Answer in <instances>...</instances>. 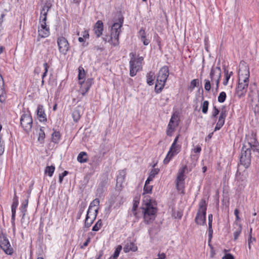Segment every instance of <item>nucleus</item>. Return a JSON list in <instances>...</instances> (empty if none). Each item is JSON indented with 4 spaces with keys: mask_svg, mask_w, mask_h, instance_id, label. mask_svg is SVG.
<instances>
[{
    "mask_svg": "<svg viewBox=\"0 0 259 259\" xmlns=\"http://www.w3.org/2000/svg\"><path fill=\"white\" fill-rule=\"evenodd\" d=\"M37 115L40 122L46 121L47 120L46 114L45 112L44 106L42 105H38L37 108Z\"/></svg>",
    "mask_w": 259,
    "mask_h": 259,
    "instance_id": "6ab92c4d",
    "label": "nucleus"
},
{
    "mask_svg": "<svg viewBox=\"0 0 259 259\" xmlns=\"http://www.w3.org/2000/svg\"><path fill=\"white\" fill-rule=\"evenodd\" d=\"M87 206V203L84 201H82L79 205V209L77 214L76 219L79 220L83 213L85 207Z\"/></svg>",
    "mask_w": 259,
    "mask_h": 259,
    "instance_id": "393cba45",
    "label": "nucleus"
},
{
    "mask_svg": "<svg viewBox=\"0 0 259 259\" xmlns=\"http://www.w3.org/2000/svg\"><path fill=\"white\" fill-rule=\"evenodd\" d=\"M236 225L238 226L237 229L234 232V240H236L239 235H240L242 231V226L240 224H236Z\"/></svg>",
    "mask_w": 259,
    "mask_h": 259,
    "instance_id": "58836bf2",
    "label": "nucleus"
},
{
    "mask_svg": "<svg viewBox=\"0 0 259 259\" xmlns=\"http://www.w3.org/2000/svg\"><path fill=\"white\" fill-rule=\"evenodd\" d=\"M98 210H99V207H97L94 210V211L93 212V214H91V213H90V216L92 215L93 217V219H94V220H95L97 218V214L98 213Z\"/></svg>",
    "mask_w": 259,
    "mask_h": 259,
    "instance_id": "e2e57ef3",
    "label": "nucleus"
},
{
    "mask_svg": "<svg viewBox=\"0 0 259 259\" xmlns=\"http://www.w3.org/2000/svg\"><path fill=\"white\" fill-rule=\"evenodd\" d=\"M55 167L54 165L47 166L45 169V172L48 174L49 177H52L54 172Z\"/></svg>",
    "mask_w": 259,
    "mask_h": 259,
    "instance_id": "ea45409f",
    "label": "nucleus"
},
{
    "mask_svg": "<svg viewBox=\"0 0 259 259\" xmlns=\"http://www.w3.org/2000/svg\"><path fill=\"white\" fill-rule=\"evenodd\" d=\"M201 151V148L199 145L196 146V147L193 149V151L196 153H199Z\"/></svg>",
    "mask_w": 259,
    "mask_h": 259,
    "instance_id": "774afa93",
    "label": "nucleus"
},
{
    "mask_svg": "<svg viewBox=\"0 0 259 259\" xmlns=\"http://www.w3.org/2000/svg\"><path fill=\"white\" fill-rule=\"evenodd\" d=\"M212 234H213V230L212 228V226H208V244L210 245V242H211V239L212 238Z\"/></svg>",
    "mask_w": 259,
    "mask_h": 259,
    "instance_id": "4d7b16f0",
    "label": "nucleus"
},
{
    "mask_svg": "<svg viewBox=\"0 0 259 259\" xmlns=\"http://www.w3.org/2000/svg\"><path fill=\"white\" fill-rule=\"evenodd\" d=\"M125 175L126 172L124 170H121L119 171L116 178V187L117 189L120 190L122 188V183L124 181Z\"/></svg>",
    "mask_w": 259,
    "mask_h": 259,
    "instance_id": "a211bd4d",
    "label": "nucleus"
},
{
    "mask_svg": "<svg viewBox=\"0 0 259 259\" xmlns=\"http://www.w3.org/2000/svg\"><path fill=\"white\" fill-rule=\"evenodd\" d=\"M227 97L226 94L225 92H222L220 93L218 98V102L222 103L225 102Z\"/></svg>",
    "mask_w": 259,
    "mask_h": 259,
    "instance_id": "c03bdc74",
    "label": "nucleus"
},
{
    "mask_svg": "<svg viewBox=\"0 0 259 259\" xmlns=\"http://www.w3.org/2000/svg\"><path fill=\"white\" fill-rule=\"evenodd\" d=\"M28 198L29 196H27L26 199H25L21 204V205L20 207V210L22 213V219H24V217L26 215L27 212V207L28 206Z\"/></svg>",
    "mask_w": 259,
    "mask_h": 259,
    "instance_id": "b1692460",
    "label": "nucleus"
},
{
    "mask_svg": "<svg viewBox=\"0 0 259 259\" xmlns=\"http://www.w3.org/2000/svg\"><path fill=\"white\" fill-rule=\"evenodd\" d=\"M251 232H252V228H250V234H249V238L248 239V248L249 249H251V244H252V242L255 241V238L251 237Z\"/></svg>",
    "mask_w": 259,
    "mask_h": 259,
    "instance_id": "6e6d98bb",
    "label": "nucleus"
},
{
    "mask_svg": "<svg viewBox=\"0 0 259 259\" xmlns=\"http://www.w3.org/2000/svg\"><path fill=\"white\" fill-rule=\"evenodd\" d=\"M68 171L67 170L64 171L62 174H60L59 175V181L60 183H62L63 180V178L64 177L67 176L68 174Z\"/></svg>",
    "mask_w": 259,
    "mask_h": 259,
    "instance_id": "bf43d9fd",
    "label": "nucleus"
},
{
    "mask_svg": "<svg viewBox=\"0 0 259 259\" xmlns=\"http://www.w3.org/2000/svg\"><path fill=\"white\" fill-rule=\"evenodd\" d=\"M247 148H250V151L252 150L253 152L259 153V143L258 142H257L256 144H253L250 147H247Z\"/></svg>",
    "mask_w": 259,
    "mask_h": 259,
    "instance_id": "3c124183",
    "label": "nucleus"
},
{
    "mask_svg": "<svg viewBox=\"0 0 259 259\" xmlns=\"http://www.w3.org/2000/svg\"><path fill=\"white\" fill-rule=\"evenodd\" d=\"M224 73H225V79L223 81V84L224 85H227L228 83V81H229L231 76L233 75V72L231 71L230 73H229L228 70L225 69Z\"/></svg>",
    "mask_w": 259,
    "mask_h": 259,
    "instance_id": "e433bc0d",
    "label": "nucleus"
},
{
    "mask_svg": "<svg viewBox=\"0 0 259 259\" xmlns=\"http://www.w3.org/2000/svg\"><path fill=\"white\" fill-rule=\"evenodd\" d=\"M0 248L8 255H12L13 248L11 247L10 243L6 234H0Z\"/></svg>",
    "mask_w": 259,
    "mask_h": 259,
    "instance_id": "0eeeda50",
    "label": "nucleus"
},
{
    "mask_svg": "<svg viewBox=\"0 0 259 259\" xmlns=\"http://www.w3.org/2000/svg\"><path fill=\"white\" fill-rule=\"evenodd\" d=\"M95 33L97 37H99L103 33V23L101 20H98L94 26Z\"/></svg>",
    "mask_w": 259,
    "mask_h": 259,
    "instance_id": "412c9836",
    "label": "nucleus"
},
{
    "mask_svg": "<svg viewBox=\"0 0 259 259\" xmlns=\"http://www.w3.org/2000/svg\"><path fill=\"white\" fill-rule=\"evenodd\" d=\"M219 113V109L217 108L216 106H214L213 107V111L212 112V117L215 118Z\"/></svg>",
    "mask_w": 259,
    "mask_h": 259,
    "instance_id": "052dcab7",
    "label": "nucleus"
},
{
    "mask_svg": "<svg viewBox=\"0 0 259 259\" xmlns=\"http://www.w3.org/2000/svg\"><path fill=\"white\" fill-rule=\"evenodd\" d=\"M131 60L130 61V74L131 76H134L139 70L141 65L139 60H136L135 58L136 54L134 53L130 54Z\"/></svg>",
    "mask_w": 259,
    "mask_h": 259,
    "instance_id": "1a4fd4ad",
    "label": "nucleus"
},
{
    "mask_svg": "<svg viewBox=\"0 0 259 259\" xmlns=\"http://www.w3.org/2000/svg\"><path fill=\"white\" fill-rule=\"evenodd\" d=\"M138 249L137 246L133 242H127L123 247L124 252H128L130 251H136Z\"/></svg>",
    "mask_w": 259,
    "mask_h": 259,
    "instance_id": "5701e85b",
    "label": "nucleus"
},
{
    "mask_svg": "<svg viewBox=\"0 0 259 259\" xmlns=\"http://www.w3.org/2000/svg\"><path fill=\"white\" fill-rule=\"evenodd\" d=\"M91 218L90 217V213H88L86 215L85 219L84 221V227L85 228H89L91 227L93 223L94 222V219L92 218V220L91 221H89V219Z\"/></svg>",
    "mask_w": 259,
    "mask_h": 259,
    "instance_id": "4c0bfd02",
    "label": "nucleus"
},
{
    "mask_svg": "<svg viewBox=\"0 0 259 259\" xmlns=\"http://www.w3.org/2000/svg\"><path fill=\"white\" fill-rule=\"evenodd\" d=\"M138 36L145 46H147L150 43V40L146 38V33L143 27L141 28L138 32Z\"/></svg>",
    "mask_w": 259,
    "mask_h": 259,
    "instance_id": "aec40b11",
    "label": "nucleus"
},
{
    "mask_svg": "<svg viewBox=\"0 0 259 259\" xmlns=\"http://www.w3.org/2000/svg\"><path fill=\"white\" fill-rule=\"evenodd\" d=\"M78 79L79 80V81L85 80L84 77H85V73L84 68L81 66H79L78 67Z\"/></svg>",
    "mask_w": 259,
    "mask_h": 259,
    "instance_id": "473e14b6",
    "label": "nucleus"
},
{
    "mask_svg": "<svg viewBox=\"0 0 259 259\" xmlns=\"http://www.w3.org/2000/svg\"><path fill=\"white\" fill-rule=\"evenodd\" d=\"M209 102L208 101H204L201 106L202 112L204 114H206L207 113L208 109Z\"/></svg>",
    "mask_w": 259,
    "mask_h": 259,
    "instance_id": "37998d69",
    "label": "nucleus"
},
{
    "mask_svg": "<svg viewBox=\"0 0 259 259\" xmlns=\"http://www.w3.org/2000/svg\"><path fill=\"white\" fill-rule=\"evenodd\" d=\"M199 80L198 79H194L191 80L190 85L188 87V89L192 92L194 89L198 84Z\"/></svg>",
    "mask_w": 259,
    "mask_h": 259,
    "instance_id": "79ce46f5",
    "label": "nucleus"
},
{
    "mask_svg": "<svg viewBox=\"0 0 259 259\" xmlns=\"http://www.w3.org/2000/svg\"><path fill=\"white\" fill-rule=\"evenodd\" d=\"M238 74V84L236 89V94L239 98H241L245 95L248 86L250 76L249 67L244 65L243 70L240 68Z\"/></svg>",
    "mask_w": 259,
    "mask_h": 259,
    "instance_id": "f257e3e1",
    "label": "nucleus"
},
{
    "mask_svg": "<svg viewBox=\"0 0 259 259\" xmlns=\"http://www.w3.org/2000/svg\"><path fill=\"white\" fill-rule=\"evenodd\" d=\"M123 21V17L119 15L117 22H115L111 27L110 40H111V45L114 46H117L119 44V36L121 32V28L122 26Z\"/></svg>",
    "mask_w": 259,
    "mask_h": 259,
    "instance_id": "f03ea898",
    "label": "nucleus"
},
{
    "mask_svg": "<svg viewBox=\"0 0 259 259\" xmlns=\"http://www.w3.org/2000/svg\"><path fill=\"white\" fill-rule=\"evenodd\" d=\"M61 138V134L60 132L54 131V132L52 134V142L58 144L59 142L60 139Z\"/></svg>",
    "mask_w": 259,
    "mask_h": 259,
    "instance_id": "a878e982",
    "label": "nucleus"
},
{
    "mask_svg": "<svg viewBox=\"0 0 259 259\" xmlns=\"http://www.w3.org/2000/svg\"><path fill=\"white\" fill-rule=\"evenodd\" d=\"M72 116L73 119V121L77 122L80 118L81 114L79 110L76 108L74 110L72 113Z\"/></svg>",
    "mask_w": 259,
    "mask_h": 259,
    "instance_id": "c756f323",
    "label": "nucleus"
},
{
    "mask_svg": "<svg viewBox=\"0 0 259 259\" xmlns=\"http://www.w3.org/2000/svg\"><path fill=\"white\" fill-rule=\"evenodd\" d=\"M108 180V174L107 172H105L101 175L100 179V183L96 190L97 196L99 197L103 196L104 192L107 189Z\"/></svg>",
    "mask_w": 259,
    "mask_h": 259,
    "instance_id": "6e6552de",
    "label": "nucleus"
},
{
    "mask_svg": "<svg viewBox=\"0 0 259 259\" xmlns=\"http://www.w3.org/2000/svg\"><path fill=\"white\" fill-rule=\"evenodd\" d=\"M147 201L145 203V207H143L144 222L147 224H150L155 219L154 215L156 213L157 210L151 204L150 199H147Z\"/></svg>",
    "mask_w": 259,
    "mask_h": 259,
    "instance_id": "39448f33",
    "label": "nucleus"
},
{
    "mask_svg": "<svg viewBox=\"0 0 259 259\" xmlns=\"http://www.w3.org/2000/svg\"><path fill=\"white\" fill-rule=\"evenodd\" d=\"M185 176L180 174L177 175L176 179V188L178 191L184 193Z\"/></svg>",
    "mask_w": 259,
    "mask_h": 259,
    "instance_id": "4468645a",
    "label": "nucleus"
},
{
    "mask_svg": "<svg viewBox=\"0 0 259 259\" xmlns=\"http://www.w3.org/2000/svg\"><path fill=\"white\" fill-rule=\"evenodd\" d=\"M45 138V133L44 130V127H40L38 133V141L41 144L44 143Z\"/></svg>",
    "mask_w": 259,
    "mask_h": 259,
    "instance_id": "72a5a7b5",
    "label": "nucleus"
},
{
    "mask_svg": "<svg viewBox=\"0 0 259 259\" xmlns=\"http://www.w3.org/2000/svg\"><path fill=\"white\" fill-rule=\"evenodd\" d=\"M180 146L179 145H175L174 146H172V144H171L169 150L168 152L171 153V156H174L175 155L177 154L180 151Z\"/></svg>",
    "mask_w": 259,
    "mask_h": 259,
    "instance_id": "cd10ccee",
    "label": "nucleus"
},
{
    "mask_svg": "<svg viewBox=\"0 0 259 259\" xmlns=\"http://www.w3.org/2000/svg\"><path fill=\"white\" fill-rule=\"evenodd\" d=\"M177 116L173 114L169 121L166 130V134L169 137L172 136L175 128L179 125V120H177Z\"/></svg>",
    "mask_w": 259,
    "mask_h": 259,
    "instance_id": "9b49d317",
    "label": "nucleus"
},
{
    "mask_svg": "<svg viewBox=\"0 0 259 259\" xmlns=\"http://www.w3.org/2000/svg\"><path fill=\"white\" fill-rule=\"evenodd\" d=\"M174 156H171V153H170V152H168V153L166 156V157L163 160L164 164H167V163H168V162L170 161V160Z\"/></svg>",
    "mask_w": 259,
    "mask_h": 259,
    "instance_id": "13d9d810",
    "label": "nucleus"
},
{
    "mask_svg": "<svg viewBox=\"0 0 259 259\" xmlns=\"http://www.w3.org/2000/svg\"><path fill=\"white\" fill-rule=\"evenodd\" d=\"M33 120L30 112L23 113L20 118V125L25 133L28 134L31 131Z\"/></svg>",
    "mask_w": 259,
    "mask_h": 259,
    "instance_id": "423d86ee",
    "label": "nucleus"
},
{
    "mask_svg": "<svg viewBox=\"0 0 259 259\" xmlns=\"http://www.w3.org/2000/svg\"><path fill=\"white\" fill-rule=\"evenodd\" d=\"M4 80L2 75L0 74V102L4 103L7 98V94L4 88Z\"/></svg>",
    "mask_w": 259,
    "mask_h": 259,
    "instance_id": "f3484780",
    "label": "nucleus"
},
{
    "mask_svg": "<svg viewBox=\"0 0 259 259\" xmlns=\"http://www.w3.org/2000/svg\"><path fill=\"white\" fill-rule=\"evenodd\" d=\"M165 82H161L160 81H157L155 86V92L157 94L161 93L163 88L164 87Z\"/></svg>",
    "mask_w": 259,
    "mask_h": 259,
    "instance_id": "7c9ffc66",
    "label": "nucleus"
},
{
    "mask_svg": "<svg viewBox=\"0 0 259 259\" xmlns=\"http://www.w3.org/2000/svg\"><path fill=\"white\" fill-rule=\"evenodd\" d=\"M225 123V121L219 118L218 122L217 123L216 126L214 128V131H218L221 128V127L224 125Z\"/></svg>",
    "mask_w": 259,
    "mask_h": 259,
    "instance_id": "de8ad7c7",
    "label": "nucleus"
},
{
    "mask_svg": "<svg viewBox=\"0 0 259 259\" xmlns=\"http://www.w3.org/2000/svg\"><path fill=\"white\" fill-rule=\"evenodd\" d=\"M204 89L207 92H209L211 89V83L209 80L205 79H204Z\"/></svg>",
    "mask_w": 259,
    "mask_h": 259,
    "instance_id": "603ef678",
    "label": "nucleus"
},
{
    "mask_svg": "<svg viewBox=\"0 0 259 259\" xmlns=\"http://www.w3.org/2000/svg\"><path fill=\"white\" fill-rule=\"evenodd\" d=\"M206 201L205 199H202L199 202V208L195 218V223L196 224L202 226L206 224Z\"/></svg>",
    "mask_w": 259,
    "mask_h": 259,
    "instance_id": "7ed1b4c3",
    "label": "nucleus"
},
{
    "mask_svg": "<svg viewBox=\"0 0 259 259\" xmlns=\"http://www.w3.org/2000/svg\"><path fill=\"white\" fill-rule=\"evenodd\" d=\"M102 221L101 219L99 220L93 227L92 231L95 232L99 231L102 227Z\"/></svg>",
    "mask_w": 259,
    "mask_h": 259,
    "instance_id": "a19ab883",
    "label": "nucleus"
},
{
    "mask_svg": "<svg viewBox=\"0 0 259 259\" xmlns=\"http://www.w3.org/2000/svg\"><path fill=\"white\" fill-rule=\"evenodd\" d=\"M222 259H234V256L231 253H226Z\"/></svg>",
    "mask_w": 259,
    "mask_h": 259,
    "instance_id": "0e129e2a",
    "label": "nucleus"
},
{
    "mask_svg": "<svg viewBox=\"0 0 259 259\" xmlns=\"http://www.w3.org/2000/svg\"><path fill=\"white\" fill-rule=\"evenodd\" d=\"M187 166L186 165H184L181 168H180L179 169L178 174L182 175H185L184 174H185V172L186 170H187Z\"/></svg>",
    "mask_w": 259,
    "mask_h": 259,
    "instance_id": "680f3d73",
    "label": "nucleus"
},
{
    "mask_svg": "<svg viewBox=\"0 0 259 259\" xmlns=\"http://www.w3.org/2000/svg\"><path fill=\"white\" fill-rule=\"evenodd\" d=\"M51 7L52 4L49 2H47L44 6L41 12H46V14H48V12Z\"/></svg>",
    "mask_w": 259,
    "mask_h": 259,
    "instance_id": "a18cd8bd",
    "label": "nucleus"
},
{
    "mask_svg": "<svg viewBox=\"0 0 259 259\" xmlns=\"http://www.w3.org/2000/svg\"><path fill=\"white\" fill-rule=\"evenodd\" d=\"M168 75L169 68L168 66H164L159 71L156 80L161 82H166Z\"/></svg>",
    "mask_w": 259,
    "mask_h": 259,
    "instance_id": "ddd939ff",
    "label": "nucleus"
},
{
    "mask_svg": "<svg viewBox=\"0 0 259 259\" xmlns=\"http://www.w3.org/2000/svg\"><path fill=\"white\" fill-rule=\"evenodd\" d=\"M227 116V111L226 110V107L225 106H223L222 108V111L221 112L219 118L225 121V118Z\"/></svg>",
    "mask_w": 259,
    "mask_h": 259,
    "instance_id": "09e8293b",
    "label": "nucleus"
},
{
    "mask_svg": "<svg viewBox=\"0 0 259 259\" xmlns=\"http://www.w3.org/2000/svg\"><path fill=\"white\" fill-rule=\"evenodd\" d=\"M19 204L18 197L16 195V191L14 190V195L13 199V203L11 207L17 208Z\"/></svg>",
    "mask_w": 259,
    "mask_h": 259,
    "instance_id": "49530a36",
    "label": "nucleus"
},
{
    "mask_svg": "<svg viewBox=\"0 0 259 259\" xmlns=\"http://www.w3.org/2000/svg\"><path fill=\"white\" fill-rule=\"evenodd\" d=\"M57 45L59 52L65 55L70 48V45L67 39L63 36L58 37L57 38Z\"/></svg>",
    "mask_w": 259,
    "mask_h": 259,
    "instance_id": "9d476101",
    "label": "nucleus"
},
{
    "mask_svg": "<svg viewBox=\"0 0 259 259\" xmlns=\"http://www.w3.org/2000/svg\"><path fill=\"white\" fill-rule=\"evenodd\" d=\"M41 28H38V35L37 41H40V38H46L50 35V28L48 26H40Z\"/></svg>",
    "mask_w": 259,
    "mask_h": 259,
    "instance_id": "2eb2a0df",
    "label": "nucleus"
},
{
    "mask_svg": "<svg viewBox=\"0 0 259 259\" xmlns=\"http://www.w3.org/2000/svg\"><path fill=\"white\" fill-rule=\"evenodd\" d=\"M251 160V156L250 148H247V146L244 144L241 149L238 166L242 165L245 169H247L250 165Z\"/></svg>",
    "mask_w": 259,
    "mask_h": 259,
    "instance_id": "20e7f679",
    "label": "nucleus"
},
{
    "mask_svg": "<svg viewBox=\"0 0 259 259\" xmlns=\"http://www.w3.org/2000/svg\"><path fill=\"white\" fill-rule=\"evenodd\" d=\"M93 83V78H89L85 80L79 81L80 91L82 96H84L90 90Z\"/></svg>",
    "mask_w": 259,
    "mask_h": 259,
    "instance_id": "f8f14e48",
    "label": "nucleus"
},
{
    "mask_svg": "<svg viewBox=\"0 0 259 259\" xmlns=\"http://www.w3.org/2000/svg\"><path fill=\"white\" fill-rule=\"evenodd\" d=\"M221 69L220 66H212L209 73V77L212 82L213 81V79L217 78L218 77H221Z\"/></svg>",
    "mask_w": 259,
    "mask_h": 259,
    "instance_id": "dca6fc26",
    "label": "nucleus"
},
{
    "mask_svg": "<svg viewBox=\"0 0 259 259\" xmlns=\"http://www.w3.org/2000/svg\"><path fill=\"white\" fill-rule=\"evenodd\" d=\"M153 186L151 185H145L144 187V193H151Z\"/></svg>",
    "mask_w": 259,
    "mask_h": 259,
    "instance_id": "864d4df0",
    "label": "nucleus"
},
{
    "mask_svg": "<svg viewBox=\"0 0 259 259\" xmlns=\"http://www.w3.org/2000/svg\"><path fill=\"white\" fill-rule=\"evenodd\" d=\"M155 74L154 73L150 71L147 75V83L149 85H151L154 83V80L155 79Z\"/></svg>",
    "mask_w": 259,
    "mask_h": 259,
    "instance_id": "c85d7f7f",
    "label": "nucleus"
},
{
    "mask_svg": "<svg viewBox=\"0 0 259 259\" xmlns=\"http://www.w3.org/2000/svg\"><path fill=\"white\" fill-rule=\"evenodd\" d=\"M160 171L158 168H154L150 172L149 176L153 178H154L155 176L157 175Z\"/></svg>",
    "mask_w": 259,
    "mask_h": 259,
    "instance_id": "5fc2aeb1",
    "label": "nucleus"
},
{
    "mask_svg": "<svg viewBox=\"0 0 259 259\" xmlns=\"http://www.w3.org/2000/svg\"><path fill=\"white\" fill-rule=\"evenodd\" d=\"M139 203V201H137V200L134 201L133 206V210L134 211H135L137 210V209L138 207Z\"/></svg>",
    "mask_w": 259,
    "mask_h": 259,
    "instance_id": "338daca9",
    "label": "nucleus"
},
{
    "mask_svg": "<svg viewBox=\"0 0 259 259\" xmlns=\"http://www.w3.org/2000/svg\"><path fill=\"white\" fill-rule=\"evenodd\" d=\"M100 203V200L98 198L95 199L90 204V206L89 207L87 213H92V208L93 207L98 206Z\"/></svg>",
    "mask_w": 259,
    "mask_h": 259,
    "instance_id": "c9c22d12",
    "label": "nucleus"
},
{
    "mask_svg": "<svg viewBox=\"0 0 259 259\" xmlns=\"http://www.w3.org/2000/svg\"><path fill=\"white\" fill-rule=\"evenodd\" d=\"M91 241V238L90 237H88L86 241L83 243V245L81 246V248H84L85 247L87 246L89 244V243Z\"/></svg>",
    "mask_w": 259,
    "mask_h": 259,
    "instance_id": "69168bd1",
    "label": "nucleus"
},
{
    "mask_svg": "<svg viewBox=\"0 0 259 259\" xmlns=\"http://www.w3.org/2000/svg\"><path fill=\"white\" fill-rule=\"evenodd\" d=\"M122 249V246L120 245L117 246L113 254L111 256L109 259H117L119 255V253Z\"/></svg>",
    "mask_w": 259,
    "mask_h": 259,
    "instance_id": "f704fd0d",
    "label": "nucleus"
},
{
    "mask_svg": "<svg viewBox=\"0 0 259 259\" xmlns=\"http://www.w3.org/2000/svg\"><path fill=\"white\" fill-rule=\"evenodd\" d=\"M48 14L46 12H41L39 17L40 26H48L46 23Z\"/></svg>",
    "mask_w": 259,
    "mask_h": 259,
    "instance_id": "2f4dec72",
    "label": "nucleus"
},
{
    "mask_svg": "<svg viewBox=\"0 0 259 259\" xmlns=\"http://www.w3.org/2000/svg\"><path fill=\"white\" fill-rule=\"evenodd\" d=\"M246 140L249 147L253 144H256L257 142H258L256 138V134L253 133H251V134L246 135Z\"/></svg>",
    "mask_w": 259,
    "mask_h": 259,
    "instance_id": "4be33fe9",
    "label": "nucleus"
},
{
    "mask_svg": "<svg viewBox=\"0 0 259 259\" xmlns=\"http://www.w3.org/2000/svg\"><path fill=\"white\" fill-rule=\"evenodd\" d=\"M5 150L4 141L2 140V135L0 134V156L2 155Z\"/></svg>",
    "mask_w": 259,
    "mask_h": 259,
    "instance_id": "8fccbe9b",
    "label": "nucleus"
},
{
    "mask_svg": "<svg viewBox=\"0 0 259 259\" xmlns=\"http://www.w3.org/2000/svg\"><path fill=\"white\" fill-rule=\"evenodd\" d=\"M77 159L81 163L88 161L87 153L85 152H81L77 156Z\"/></svg>",
    "mask_w": 259,
    "mask_h": 259,
    "instance_id": "bb28decb",
    "label": "nucleus"
}]
</instances>
